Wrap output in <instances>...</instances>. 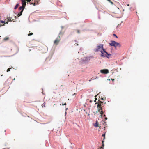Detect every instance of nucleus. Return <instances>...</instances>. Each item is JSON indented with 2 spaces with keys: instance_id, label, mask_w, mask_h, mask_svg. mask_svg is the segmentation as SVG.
<instances>
[{
  "instance_id": "1",
  "label": "nucleus",
  "mask_w": 149,
  "mask_h": 149,
  "mask_svg": "<svg viewBox=\"0 0 149 149\" xmlns=\"http://www.w3.org/2000/svg\"><path fill=\"white\" fill-rule=\"evenodd\" d=\"M110 45L111 46H113L115 47L118 46L120 47L121 46V45L119 43L116 42L115 41H111V43H109Z\"/></svg>"
},
{
  "instance_id": "2",
  "label": "nucleus",
  "mask_w": 149,
  "mask_h": 149,
  "mask_svg": "<svg viewBox=\"0 0 149 149\" xmlns=\"http://www.w3.org/2000/svg\"><path fill=\"white\" fill-rule=\"evenodd\" d=\"M102 53L101 55V57H107L108 58H109V57L108 56H107L105 54H104V53H105L108 56H111V54H109L107 52L104 50V49H103V50H102L100 51Z\"/></svg>"
},
{
  "instance_id": "3",
  "label": "nucleus",
  "mask_w": 149,
  "mask_h": 149,
  "mask_svg": "<svg viewBox=\"0 0 149 149\" xmlns=\"http://www.w3.org/2000/svg\"><path fill=\"white\" fill-rule=\"evenodd\" d=\"M103 45L102 44H100L97 47L96 49H94V51L95 52H97L98 51H100L101 49H103Z\"/></svg>"
},
{
  "instance_id": "4",
  "label": "nucleus",
  "mask_w": 149,
  "mask_h": 149,
  "mask_svg": "<svg viewBox=\"0 0 149 149\" xmlns=\"http://www.w3.org/2000/svg\"><path fill=\"white\" fill-rule=\"evenodd\" d=\"M60 40V36H59L54 41V44L57 45Z\"/></svg>"
},
{
  "instance_id": "5",
  "label": "nucleus",
  "mask_w": 149,
  "mask_h": 149,
  "mask_svg": "<svg viewBox=\"0 0 149 149\" xmlns=\"http://www.w3.org/2000/svg\"><path fill=\"white\" fill-rule=\"evenodd\" d=\"M100 72L103 74H106L109 72V71L107 69L101 70L100 71Z\"/></svg>"
},
{
  "instance_id": "6",
  "label": "nucleus",
  "mask_w": 149,
  "mask_h": 149,
  "mask_svg": "<svg viewBox=\"0 0 149 149\" xmlns=\"http://www.w3.org/2000/svg\"><path fill=\"white\" fill-rule=\"evenodd\" d=\"M101 104H98L97 105V108H98V111L100 112V110L102 109V107H101Z\"/></svg>"
},
{
  "instance_id": "7",
  "label": "nucleus",
  "mask_w": 149,
  "mask_h": 149,
  "mask_svg": "<svg viewBox=\"0 0 149 149\" xmlns=\"http://www.w3.org/2000/svg\"><path fill=\"white\" fill-rule=\"evenodd\" d=\"M22 1V6L25 7L26 5V2L25 0H21Z\"/></svg>"
},
{
  "instance_id": "8",
  "label": "nucleus",
  "mask_w": 149,
  "mask_h": 149,
  "mask_svg": "<svg viewBox=\"0 0 149 149\" xmlns=\"http://www.w3.org/2000/svg\"><path fill=\"white\" fill-rule=\"evenodd\" d=\"M24 8L25 7L22 6H21L20 7H19V10H23V11L24 10Z\"/></svg>"
},
{
  "instance_id": "9",
  "label": "nucleus",
  "mask_w": 149,
  "mask_h": 149,
  "mask_svg": "<svg viewBox=\"0 0 149 149\" xmlns=\"http://www.w3.org/2000/svg\"><path fill=\"white\" fill-rule=\"evenodd\" d=\"M23 12V10H21L20 12V13H19L17 15V16L18 17H19V16H20L21 15H22V13Z\"/></svg>"
},
{
  "instance_id": "10",
  "label": "nucleus",
  "mask_w": 149,
  "mask_h": 149,
  "mask_svg": "<svg viewBox=\"0 0 149 149\" xmlns=\"http://www.w3.org/2000/svg\"><path fill=\"white\" fill-rule=\"evenodd\" d=\"M7 19H8V20L7 22H6V24H8V22H11V18H10L8 17Z\"/></svg>"
},
{
  "instance_id": "11",
  "label": "nucleus",
  "mask_w": 149,
  "mask_h": 149,
  "mask_svg": "<svg viewBox=\"0 0 149 149\" xmlns=\"http://www.w3.org/2000/svg\"><path fill=\"white\" fill-rule=\"evenodd\" d=\"M19 6V4H18V3L16 5V6H15V8H14V9H17V8Z\"/></svg>"
},
{
  "instance_id": "12",
  "label": "nucleus",
  "mask_w": 149,
  "mask_h": 149,
  "mask_svg": "<svg viewBox=\"0 0 149 149\" xmlns=\"http://www.w3.org/2000/svg\"><path fill=\"white\" fill-rule=\"evenodd\" d=\"M104 142V140H103V141H102V146L101 147H100V148H102V149H103V147H104V144H103V142Z\"/></svg>"
},
{
  "instance_id": "13",
  "label": "nucleus",
  "mask_w": 149,
  "mask_h": 149,
  "mask_svg": "<svg viewBox=\"0 0 149 149\" xmlns=\"http://www.w3.org/2000/svg\"><path fill=\"white\" fill-rule=\"evenodd\" d=\"M2 23H4V24L3 25V26L5 24V21H0Z\"/></svg>"
},
{
  "instance_id": "14",
  "label": "nucleus",
  "mask_w": 149,
  "mask_h": 149,
  "mask_svg": "<svg viewBox=\"0 0 149 149\" xmlns=\"http://www.w3.org/2000/svg\"><path fill=\"white\" fill-rule=\"evenodd\" d=\"M105 133L103 134L102 135V137H104V138H103V140L105 139Z\"/></svg>"
},
{
  "instance_id": "15",
  "label": "nucleus",
  "mask_w": 149,
  "mask_h": 149,
  "mask_svg": "<svg viewBox=\"0 0 149 149\" xmlns=\"http://www.w3.org/2000/svg\"><path fill=\"white\" fill-rule=\"evenodd\" d=\"M9 38L8 37H5L4 39V40H8V39Z\"/></svg>"
},
{
  "instance_id": "16",
  "label": "nucleus",
  "mask_w": 149,
  "mask_h": 149,
  "mask_svg": "<svg viewBox=\"0 0 149 149\" xmlns=\"http://www.w3.org/2000/svg\"><path fill=\"white\" fill-rule=\"evenodd\" d=\"M110 3L112 4H113V3L110 0H107Z\"/></svg>"
},
{
  "instance_id": "17",
  "label": "nucleus",
  "mask_w": 149,
  "mask_h": 149,
  "mask_svg": "<svg viewBox=\"0 0 149 149\" xmlns=\"http://www.w3.org/2000/svg\"><path fill=\"white\" fill-rule=\"evenodd\" d=\"M33 33H29V34H28V36H31V35H33Z\"/></svg>"
},
{
  "instance_id": "18",
  "label": "nucleus",
  "mask_w": 149,
  "mask_h": 149,
  "mask_svg": "<svg viewBox=\"0 0 149 149\" xmlns=\"http://www.w3.org/2000/svg\"><path fill=\"white\" fill-rule=\"evenodd\" d=\"M98 104H101L102 103L101 102V101H100V100H98Z\"/></svg>"
},
{
  "instance_id": "19",
  "label": "nucleus",
  "mask_w": 149,
  "mask_h": 149,
  "mask_svg": "<svg viewBox=\"0 0 149 149\" xmlns=\"http://www.w3.org/2000/svg\"><path fill=\"white\" fill-rule=\"evenodd\" d=\"M11 68H8L7 69V72H8L9 71H10V69Z\"/></svg>"
},
{
  "instance_id": "20",
  "label": "nucleus",
  "mask_w": 149,
  "mask_h": 149,
  "mask_svg": "<svg viewBox=\"0 0 149 149\" xmlns=\"http://www.w3.org/2000/svg\"><path fill=\"white\" fill-rule=\"evenodd\" d=\"M76 31H77V33H80V30H77Z\"/></svg>"
},
{
  "instance_id": "21",
  "label": "nucleus",
  "mask_w": 149,
  "mask_h": 149,
  "mask_svg": "<svg viewBox=\"0 0 149 149\" xmlns=\"http://www.w3.org/2000/svg\"><path fill=\"white\" fill-rule=\"evenodd\" d=\"M104 113L103 112V111H100V113L101 114H103V113Z\"/></svg>"
},
{
  "instance_id": "22",
  "label": "nucleus",
  "mask_w": 149,
  "mask_h": 149,
  "mask_svg": "<svg viewBox=\"0 0 149 149\" xmlns=\"http://www.w3.org/2000/svg\"><path fill=\"white\" fill-rule=\"evenodd\" d=\"M96 125H95V126H96V127H98V126H99L98 125V124L97 122L96 123Z\"/></svg>"
},
{
  "instance_id": "23",
  "label": "nucleus",
  "mask_w": 149,
  "mask_h": 149,
  "mask_svg": "<svg viewBox=\"0 0 149 149\" xmlns=\"http://www.w3.org/2000/svg\"><path fill=\"white\" fill-rule=\"evenodd\" d=\"M113 35L114 36H115V37L116 38H118V37L115 34H113Z\"/></svg>"
},
{
  "instance_id": "24",
  "label": "nucleus",
  "mask_w": 149,
  "mask_h": 149,
  "mask_svg": "<svg viewBox=\"0 0 149 149\" xmlns=\"http://www.w3.org/2000/svg\"><path fill=\"white\" fill-rule=\"evenodd\" d=\"M31 0H27V1L29 3Z\"/></svg>"
},
{
  "instance_id": "25",
  "label": "nucleus",
  "mask_w": 149,
  "mask_h": 149,
  "mask_svg": "<svg viewBox=\"0 0 149 149\" xmlns=\"http://www.w3.org/2000/svg\"><path fill=\"white\" fill-rule=\"evenodd\" d=\"M66 103H65L64 104H62V105H66Z\"/></svg>"
},
{
  "instance_id": "26",
  "label": "nucleus",
  "mask_w": 149,
  "mask_h": 149,
  "mask_svg": "<svg viewBox=\"0 0 149 149\" xmlns=\"http://www.w3.org/2000/svg\"><path fill=\"white\" fill-rule=\"evenodd\" d=\"M91 79L89 80V82H90V81H91Z\"/></svg>"
},
{
  "instance_id": "27",
  "label": "nucleus",
  "mask_w": 149,
  "mask_h": 149,
  "mask_svg": "<svg viewBox=\"0 0 149 149\" xmlns=\"http://www.w3.org/2000/svg\"><path fill=\"white\" fill-rule=\"evenodd\" d=\"M107 119V118H105V119Z\"/></svg>"
},
{
  "instance_id": "28",
  "label": "nucleus",
  "mask_w": 149,
  "mask_h": 149,
  "mask_svg": "<svg viewBox=\"0 0 149 149\" xmlns=\"http://www.w3.org/2000/svg\"><path fill=\"white\" fill-rule=\"evenodd\" d=\"M35 3H34V4H33V5L35 6Z\"/></svg>"
},
{
  "instance_id": "29",
  "label": "nucleus",
  "mask_w": 149,
  "mask_h": 149,
  "mask_svg": "<svg viewBox=\"0 0 149 149\" xmlns=\"http://www.w3.org/2000/svg\"><path fill=\"white\" fill-rule=\"evenodd\" d=\"M113 81L114 80V79H112Z\"/></svg>"
},
{
  "instance_id": "30",
  "label": "nucleus",
  "mask_w": 149,
  "mask_h": 149,
  "mask_svg": "<svg viewBox=\"0 0 149 149\" xmlns=\"http://www.w3.org/2000/svg\"><path fill=\"white\" fill-rule=\"evenodd\" d=\"M30 4H32V3H31V2H30Z\"/></svg>"
},
{
  "instance_id": "31",
  "label": "nucleus",
  "mask_w": 149,
  "mask_h": 149,
  "mask_svg": "<svg viewBox=\"0 0 149 149\" xmlns=\"http://www.w3.org/2000/svg\"><path fill=\"white\" fill-rule=\"evenodd\" d=\"M127 6H129V4H127Z\"/></svg>"
},
{
  "instance_id": "32",
  "label": "nucleus",
  "mask_w": 149,
  "mask_h": 149,
  "mask_svg": "<svg viewBox=\"0 0 149 149\" xmlns=\"http://www.w3.org/2000/svg\"><path fill=\"white\" fill-rule=\"evenodd\" d=\"M14 80H15V78L14 79Z\"/></svg>"
},
{
  "instance_id": "33",
  "label": "nucleus",
  "mask_w": 149,
  "mask_h": 149,
  "mask_svg": "<svg viewBox=\"0 0 149 149\" xmlns=\"http://www.w3.org/2000/svg\"><path fill=\"white\" fill-rule=\"evenodd\" d=\"M2 26V25H1L0 26Z\"/></svg>"
},
{
  "instance_id": "34",
  "label": "nucleus",
  "mask_w": 149,
  "mask_h": 149,
  "mask_svg": "<svg viewBox=\"0 0 149 149\" xmlns=\"http://www.w3.org/2000/svg\"><path fill=\"white\" fill-rule=\"evenodd\" d=\"M102 99L103 100V98H102Z\"/></svg>"
}]
</instances>
